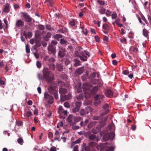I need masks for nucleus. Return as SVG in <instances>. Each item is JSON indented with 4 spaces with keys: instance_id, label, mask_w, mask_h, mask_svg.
I'll return each instance as SVG.
<instances>
[{
    "instance_id": "f257e3e1",
    "label": "nucleus",
    "mask_w": 151,
    "mask_h": 151,
    "mask_svg": "<svg viewBox=\"0 0 151 151\" xmlns=\"http://www.w3.org/2000/svg\"><path fill=\"white\" fill-rule=\"evenodd\" d=\"M91 87L92 85L89 83H86L83 84V89L85 93H88L90 95L91 94L95 93L98 90V87L95 86L91 89Z\"/></svg>"
},
{
    "instance_id": "f03ea898",
    "label": "nucleus",
    "mask_w": 151,
    "mask_h": 151,
    "mask_svg": "<svg viewBox=\"0 0 151 151\" xmlns=\"http://www.w3.org/2000/svg\"><path fill=\"white\" fill-rule=\"evenodd\" d=\"M43 79H46L48 81H51L53 79V76L51 73L48 68H45L43 70Z\"/></svg>"
},
{
    "instance_id": "7ed1b4c3",
    "label": "nucleus",
    "mask_w": 151,
    "mask_h": 151,
    "mask_svg": "<svg viewBox=\"0 0 151 151\" xmlns=\"http://www.w3.org/2000/svg\"><path fill=\"white\" fill-rule=\"evenodd\" d=\"M90 53L85 50L79 53V57L80 59L83 61H86L87 58L90 57Z\"/></svg>"
},
{
    "instance_id": "20e7f679",
    "label": "nucleus",
    "mask_w": 151,
    "mask_h": 151,
    "mask_svg": "<svg viewBox=\"0 0 151 151\" xmlns=\"http://www.w3.org/2000/svg\"><path fill=\"white\" fill-rule=\"evenodd\" d=\"M81 118V117H76L70 115L68 118V121L70 123L71 126L74 125L78 122Z\"/></svg>"
},
{
    "instance_id": "39448f33",
    "label": "nucleus",
    "mask_w": 151,
    "mask_h": 151,
    "mask_svg": "<svg viewBox=\"0 0 151 151\" xmlns=\"http://www.w3.org/2000/svg\"><path fill=\"white\" fill-rule=\"evenodd\" d=\"M115 137L114 133L113 132H111L110 133L107 132L103 136V139L106 141L109 139L112 140Z\"/></svg>"
},
{
    "instance_id": "423d86ee",
    "label": "nucleus",
    "mask_w": 151,
    "mask_h": 151,
    "mask_svg": "<svg viewBox=\"0 0 151 151\" xmlns=\"http://www.w3.org/2000/svg\"><path fill=\"white\" fill-rule=\"evenodd\" d=\"M47 50L48 53L53 56H54L56 53V47L52 45H51L50 44H49L48 46Z\"/></svg>"
},
{
    "instance_id": "0eeeda50",
    "label": "nucleus",
    "mask_w": 151,
    "mask_h": 151,
    "mask_svg": "<svg viewBox=\"0 0 151 151\" xmlns=\"http://www.w3.org/2000/svg\"><path fill=\"white\" fill-rule=\"evenodd\" d=\"M108 144V143L107 142L101 144L100 145V147L104 150H106V151H113L114 150L113 147L107 146V145Z\"/></svg>"
},
{
    "instance_id": "6e6552de",
    "label": "nucleus",
    "mask_w": 151,
    "mask_h": 151,
    "mask_svg": "<svg viewBox=\"0 0 151 151\" xmlns=\"http://www.w3.org/2000/svg\"><path fill=\"white\" fill-rule=\"evenodd\" d=\"M99 125L97 124L96 127H94L93 128L91 131L92 133L94 134H96L99 132L101 130V127L103 126L105 124V123L104 122L102 123L99 122Z\"/></svg>"
},
{
    "instance_id": "1a4fd4ad",
    "label": "nucleus",
    "mask_w": 151,
    "mask_h": 151,
    "mask_svg": "<svg viewBox=\"0 0 151 151\" xmlns=\"http://www.w3.org/2000/svg\"><path fill=\"white\" fill-rule=\"evenodd\" d=\"M44 98L46 100H48L49 103L51 104L53 102V97L50 96L47 92H45L44 94Z\"/></svg>"
},
{
    "instance_id": "9d476101",
    "label": "nucleus",
    "mask_w": 151,
    "mask_h": 151,
    "mask_svg": "<svg viewBox=\"0 0 151 151\" xmlns=\"http://www.w3.org/2000/svg\"><path fill=\"white\" fill-rule=\"evenodd\" d=\"M48 90L50 93L52 94L55 92H58V88L55 84L51 85L48 88Z\"/></svg>"
},
{
    "instance_id": "9b49d317",
    "label": "nucleus",
    "mask_w": 151,
    "mask_h": 151,
    "mask_svg": "<svg viewBox=\"0 0 151 151\" xmlns=\"http://www.w3.org/2000/svg\"><path fill=\"white\" fill-rule=\"evenodd\" d=\"M59 48L58 55L60 58H62L65 55L66 50L64 48L62 47H59Z\"/></svg>"
},
{
    "instance_id": "f8f14e48",
    "label": "nucleus",
    "mask_w": 151,
    "mask_h": 151,
    "mask_svg": "<svg viewBox=\"0 0 151 151\" xmlns=\"http://www.w3.org/2000/svg\"><path fill=\"white\" fill-rule=\"evenodd\" d=\"M84 135L87 138H88L92 140H93L96 138V136L95 135L92 134L89 132L85 133Z\"/></svg>"
},
{
    "instance_id": "ddd939ff",
    "label": "nucleus",
    "mask_w": 151,
    "mask_h": 151,
    "mask_svg": "<svg viewBox=\"0 0 151 151\" xmlns=\"http://www.w3.org/2000/svg\"><path fill=\"white\" fill-rule=\"evenodd\" d=\"M46 32L45 31H43L42 33V35L43 36V39L46 41H48L49 39L51 37V34L50 32H47L45 35Z\"/></svg>"
},
{
    "instance_id": "4468645a",
    "label": "nucleus",
    "mask_w": 151,
    "mask_h": 151,
    "mask_svg": "<svg viewBox=\"0 0 151 151\" xmlns=\"http://www.w3.org/2000/svg\"><path fill=\"white\" fill-rule=\"evenodd\" d=\"M23 17L25 19L26 22H30L32 21V18H30L29 16L26 12H22Z\"/></svg>"
},
{
    "instance_id": "2eb2a0df",
    "label": "nucleus",
    "mask_w": 151,
    "mask_h": 151,
    "mask_svg": "<svg viewBox=\"0 0 151 151\" xmlns=\"http://www.w3.org/2000/svg\"><path fill=\"white\" fill-rule=\"evenodd\" d=\"M58 112L60 115L63 114L66 115L67 114V111L66 110H64L62 106H60L58 108Z\"/></svg>"
},
{
    "instance_id": "dca6fc26",
    "label": "nucleus",
    "mask_w": 151,
    "mask_h": 151,
    "mask_svg": "<svg viewBox=\"0 0 151 151\" xmlns=\"http://www.w3.org/2000/svg\"><path fill=\"white\" fill-rule=\"evenodd\" d=\"M67 92V90L65 88L61 87L59 88V92L60 95L61 99L63 98V96H64L63 95L66 93Z\"/></svg>"
},
{
    "instance_id": "f3484780",
    "label": "nucleus",
    "mask_w": 151,
    "mask_h": 151,
    "mask_svg": "<svg viewBox=\"0 0 151 151\" xmlns=\"http://www.w3.org/2000/svg\"><path fill=\"white\" fill-rule=\"evenodd\" d=\"M103 112L102 114V115H104L107 114L109 111V105L107 104H105L103 106Z\"/></svg>"
},
{
    "instance_id": "a211bd4d",
    "label": "nucleus",
    "mask_w": 151,
    "mask_h": 151,
    "mask_svg": "<svg viewBox=\"0 0 151 151\" xmlns=\"http://www.w3.org/2000/svg\"><path fill=\"white\" fill-rule=\"evenodd\" d=\"M24 22L21 19H19L16 21L15 27H22L24 25Z\"/></svg>"
},
{
    "instance_id": "6ab92c4d",
    "label": "nucleus",
    "mask_w": 151,
    "mask_h": 151,
    "mask_svg": "<svg viewBox=\"0 0 151 151\" xmlns=\"http://www.w3.org/2000/svg\"><path fill=\"white\" fill-rule=\"evenodd\" d=\"M9 4L8 3H7L3 9V11L5 13H8L9 12Z\"/></svg>"
},
{
    "instance_id": "aec40b11",
    "label": "nucleus",
    "mask_w": 151,
    "mask_h": 151,
    "mask_svg": "<svg viewBox=\"0 0 151 151\" xmlns=\"http://www.w3.org/2000/svg\"><path fill=\"white\" fill-rule=\"evenodd\" d=\"M105 93L106 96L108 97H111L113 95L112 92L109 89L107 90L105 92Z\"/></svg>"
},
{
    "instance_id": "412c9836",
    "label": "nucleus",
    "mask_w": 151,
    "mask_h": 151,
    "mask_svg": "<svg viewBox=\"0 0 151 151\" xmlns=\"http://www.w3.org/2000/svg\"><path fill=\"white\" fill-rule=\"evenodd\" d=\"M71 96L70 94H69L67 95H65L63 96V98L61 99L62 101H64L65 100H69L71 98Z\"/></svg>"
},
{
    "instance_id": "4be33fe9",
    "label": "nucleus",
    "mask_w": 151,
    "mask_h": 151,
    "mask_svg": "<svg viewBox=\"0 0 151 151\" xmlns=\"http://www.w3.org/2000/svg\"><path fill=\"white\" fill-rule=\"evenodd\" d=\"M60 43L63 45H67L68 44V42L65 39H61L60 40Z\"/></svg>"
},
{
    "instance_id": "5701e85b",
    "label": "nucleus",
    "mask_w": 151,
    "mask_h": 151,
    "mask_svg": "<svg viewBox=\"0 0 151 151\" xmlns=\"http://www.w3.org/2000/svg\"><path fill=\"white\" fill-rule=\"evenodd\" d=\"M100 9H99V12L101 14H104L105 13L106 9L104 8L101 6L99 7Z\"/></svg>"
},
{
    "instance_id": "b1692460",
    "label": "nucleus",
    "mask_w": 151,
    "mask_h": 151,
    "mask_svg": "<svg viewBox=\"0 0 151 151\" xmlns=\"http://www.w3.org/2000/svg\"><path fill=\"white\" fill-rule=\"evenodd\" d=\"M81 138H80L75 142H72L71 144V147H72L75 145V144H78L80 143L81 142Z\"/></svg>"
},
{
    "instance_id": "393cba45",
    "label": "nucleus",
    "mask_w": 151,
    "mask_h": 151,
    "mask_svg": "<svg viewBox=\"0 0 151 151\" xmlns=\"http://www.w3.org/2000/svg\"><path fill=\"white\" fill-rule=\"evenodd\" d=\"M56 68L58 70L60 71H62L63 69V66L59 63L57 64Z\"/></svg>"
},
{
    "instance_id": "a878e982",
    "label": "nucleus",
    "mask_w": 151,
    "mask_h": 151,
    "mask_svg": "<svg viewBox=\"0 0 151 151\" xmlns=\"http://www.w3.org/2000/svg\"><path fill=\"white\" fill-rule=\"evenodd\" d=\"M45 2L47 3V5H50L51 7L53 6V2L52 0H46Z\"/></svg>"
},
{
    "instance_id": "bb28decb",
    "label": "nucleus",
    "mask_w": 151,
    "mask_h": 151,
    "mask_svg": "<svg viewBox=\"0 0 151 151\" xmlns=\"http://www.w3.org/2000/svg\"><path fill=\"white\" fill-rule=\"evenodd\" d=\"M59 31L62 33H64L65 32H67L68 31V30L66 27H63L62 28H60L59 30Z\"/></svg>"
},
{
    "instance_id": "cd10ccee",
    "label": "nucleus",
    "mask_w": 151,
    "mask_h": 151,
    "mask_svg": "<svg viewBox=\"0 0 151 151\" xmlns=\"http://www.w3.org/2000/svg\"><path fill=\"white\" fill-rule=\"evenodd\" d=\"M148 32L144 28L143 30V35L146 37H147L148 36Z\"/></svg>"
},
{
    "instance_id": "c85d7f7f",
    "label": "nucleus",
    "mask_w": 151,
    "mask_h": 151,
    "mask_svg": "<svg viewBox=\"0 0 151 151\" xmlns=\"http://www.w3.org/2000/svg\"><path fill=\"white\" fill-rule=\"evenodd\" d=\"M62 37V36L59 34H57L55 35L54 37V38L55 39L57 40L58 41L59 40V39L61 38Z\"/></svg>"
},
{
    "instance_id": "c756f323",
    "label": "nucleus",
    "mask_w": 151,
    "mask_h": 151,
    "mask_svg": "<svg viewBox=\"0 0 151 151\" xmlns=\"http://www.w3.org/2000/svg\"><path fill=\"white\" fill-rule=\"evenodd\" d=\"M74 62H75L74 63V65L76 66H79L80 64V61L77 59H75L74 60Z\"/></svg>"
},
{
    "instance_id": "7c9ffc66",
    "label": "nucleus",
    "mask_w": 151,
    "mask_h": 151,
    "mask_svg": "<svg viewBox=\"0 0 151 151\" xmlns=\"http://www.w3.org/2000/svg\"><path fill=\"white\" fill-rule=\"evenodd\" d=\"M104 97V96L103 95H97L95 97V99L101 100Z\"/></svg>"
},
{
    "instance_id": "2f4dec72",
    "label": "nucleus",
    "mask_w": 151,
    "mask_h": 151,
    "mask_svg": "<svg viewBox=\"0 0 151 151\" xmlns=\"http://www.w3.org/2000/svg\"><path fill=\"white\" fill-rule=\"evenodd\" d=\"M96 123V121H94L91 122L88 125V127L89 128H91L94 126Z\"/></svg>"
},
{
    "instance_id": "473e14b6",
    "label": "nucleus",
    "mask_w": 151,
    "mask_h": 151,
    "mask_svg": "<svg viewBox=\"0 0 151 151\" xmlns=\"http://www.w3.org/2000/svg\"><path fill=\"white\" fill-rule=\"evenodd\" d=\"M86 114L88 113L89 112L92 111V109L90 107H88L85 109Z\"/></svg>"
},
{
    "instance_id": "72a5a7b5",
    "label": "nucleus",
    "mask_w": 151,
    "mask_h": 151,
    "mask_svg": "<svg viewBox=\"0 0 151 151\" xmlns=\"http://www.w3.org/2000/svg\"><path fill=\"white\" fill-rule=\"evenodd\" d=\"M49 66L50 67V68L52 70H55V65L52 63H50L49 64Z\"/></svg>"
},
{
    "instance_id": "f704fd0d",
    "label": "nucleus",
    "mask_w": 151,
    "mask_h": 151,
    "mask_svg": "<svg viewBox=\"0 0 151 151\" xmlns=\"http://www.w3.org/2000/svg\"><path fill=\"white\" fill-rule=\"evenodd\" d=\"M80 114L81 115H83L86 114L85 109H83L81 110L80 111Z\"/></svg>"
},
{
    "instance_id": "c9c22d12",
    "label": "nucleus",
    "mask_w": 151,
    "mask_h": 151,
    "mask_svg": "<svg viewBox=\"0 0 151 151\" xmlns=\"http://www.w3.org/2000/svg\"><path fill=\"white\" fill-rule=\"evenodd\" d=\"M81 84H80L78 85V87L77 89V91L78 92L80 93L82 91V88H81Z\"/></svg>"
},
{
    "instance_id": "e433bc0d",
    "label": "nucleus",
    "mask_w": 151,
    "mask_h": 151,
    "mask_svg": "<svg viewBox=\"0 0 151 151\" xmlns=\"http://www.w3.org/2000/svg\"><path fill=\"white\" fill-rule=\"evenodd\" d=\"M83 72V69L81 68H79L76 70V72L79 74L82 73Z\"/></svg>"
},
{
    "instance_id": "4c0bfd02",
    "label": "nucleus",
    "mask_w": 151,
    "mask_h": 151,
    "mask_svg": "<svg viewBox=\"0 0 151 151\" xmlns=\"http://www.w3.org/2000/svg\"><path fill=\"white\" fill-rule=\"evenodd\" d=\"M103 28L106 30H109V27L106 24H104L103 25Z\"/></svg>"
},
{
    "instance_id": "58836bf2",
    "label": "nucleus",
    "mask_w": 151,
    "mask_h": 151,
    "mask_svg": "<svg viewBox=\"0 0 151 151\" xmlns=\"http://www.w3.org/2000/svg\"><path fill=\"white\" fill-rule=\"evenodd\" d=\"M26 115L27 117H29L32 115V114L31 111H28L26 112Z\"/></svg>"
},
{
    "instance_id": "ea45409f",
    "label": "nucleus",
    "mask_w": 151,
    "mask_h": 151,
    "mask_svg": "<svg viewBox=\"0 0 151 151\" xmlns=\"http://www.w3.org/2000/svg\"><path fill=\"white\" fill-rule=\"evenodd\" d=\"M69 24L72 26H73L75 25V22L74 19H72V20L70 21Z\"/></svg>"
},
{
    "instance_id": "a19ab883",
    "label": "nucleus",
    "mask_w": 151,
    "mask_h": 151,
    "mask_svg": "<svg viewBox=\"0 0 151 151\" xmlns=\"http://www.w3.org/2000/svg\"><path fill=\"white\" fill-rule=\"evenodd\" d=\"M26 52L28 53H29L30 52V50L29 49V45H27L26 46Z\"/></svg>"
},
{
    "instance_id": "79ce46f5",
    "label": "nucleus",
    "mask_w": 151,
    "mask_h": 151,
    "mask_svg": "<svg viewBox=\"0 0 151 151\" xmlns=\"http://www.w3.org/2000/svg\"><path fill=\"white\" fill-rule=\"evenodd\" d=\"M79 109H80L75 106L73 109V113H76L77 112H78L79 111Z\"/></svg>"
},
{
    "instance_id": "37998d69",
    "label": "nucleus",
    "mask_w": 151,
    "mask_h": 151,
    "mask_svg": "<svg viewBox=\"0 0 151 151\" xmlns=\"http://www.w3.org/2000/svg\"><path fill=\"white\" fill-rule=\"evenodd\" d=\"M95 100V101L94 103V105L97 106L98 104L101 103V101H100V100H99V99Z\"/></svg>"
},
{
    "instance_id": "c03bdc74",
    "label": "nucleus",
    "mask_w": 151,
    "mask_h": 151,
    "mask_svg": "<svg viewBox=\"0 0 151 151\" xmlns=\"http://www.w3.org/2000/svg\"><path fill=\"white\" fill-rule=\"evenodd\" d=\"M130 49L131 50H132L133 52H136L138 51V48L133 46H132L131 47Z\"/></svg>"
},
{
    "instance_id": "a18cd8bd",
    "label": "nucleus",
    "mask_w": 151,
    "mask_h": 151,
    "mask_svg": "<svg viewBox=\"0 0 151 151\" xmlns=\"http://www.w3.org/2000/svg\"><path fill=\"white\" fill-rule=\"evenodd\" d=\"M17 142L19 143L21 145L22 144L23 142V139L21 138H19L17 139Z\"/></svg>"
},
{
    "instance_id": "49530a36",
    "label": "nucleus",
    "mask_w": 151,
    "mask_h": 151,
    "mask_svg": "<svg viewBox=\"0 0 151 151\" xmlns=\"http://www.w3.org/2000/svg\"><path fill=\"white\" fill-rule=\"evenodd\" d=\"M57 43L58 42L57 41L54 40H53L51 41V44H50L51 45H52L53 46V45H56Z\"/></svg>"
},
{
    "instance_id": "de8ad7c7",
    "label": "nucleus",
    "mask_w": 151,
    "mask_h": 151,
    "mask_svg": "<svg viewBox=\"0 0 151 151\" xmlns=\"http://www.w3.org/2000/svg\"><path fill=\"white\" fill-rule=\"evenodd\" d=\"M76 107L80 109L81 106V103L80 102H76L75 104Z\"/></svg>"
},
{
    "instance_id": "09e8293b",
    "label": "nucleus",
    "mask_w": 151,
    "mask_h": 151,
    "mask_svg": "<svg viewBox=\"0 0 151 151\" xmlns=\"http://www.w3.org/2000/svg\"><path fill=\"white\" fill-rule=\"evenodd\" d=\"M36 65L38 68H40L41 66V63L40 62L37 61L36 62Z\"/></svg>"
},
{
    "instance_id": "8fccbe9b",
    "label": "nucleus",
    "mask_w": 151,
    "mask_h": 151,
    "mask_svg": "<svg viewBox=\"0 0 151 151\" xmlns=\"http://www.w3.org/2000/svg\"><path fill=\"white\" fill-rule=\"evenodd\" d=\"M120 41L122 43H126V39L125 37H123L122 39H120Z\"/></svg>"
},
{
    "instance_id": "3c124183",
    "label": "nucleus",
    "mask_w": 151,
    "mask_h": 151,
    "mask_svg": "<svg viewBox=\"0 0 151 151\" xmlns=\"http://www.w3.org/2000/svg\"><path fill=\"white\" fill-rule=\"evenodd\" d=\"M63 123L62 122H60L57 125V127L58 128H59L60 127H63Z\"/></svg>"
},
{
    "instance_id": "603ef678",
    "label": "nucleus",
    "mask_w": 151,
    "mask_h": 151,
    "mask_svg": "<svg viewBox=\"0 0 151 151\" xmlns=\"http://www.w3.org/2000/svg\"><path fill=\"white\" fill-rule=\"evenodd\" d=\"M64 105L65 107L66 108H69L70 107V104L68 102H65L64 103Z\"/></svg>"
},
{
    "instance_id": "864d4df0",
    "label": "nucleus",
    "mask_w": 151,
    "mask_h": 151,
    "mask_svg": "<svg viewBox=\"0 0 151 151\" xmlns=\"http://www.w3.org/2000/svg\"><path fill=\"white\" fill-rule=\"evenodd\" d=\"M72 126H73L72 128L74 130L77 129L79 128V126H74V125H72Z\"/></svg>"
},
{
    "instance_id": "5fc2aeb1",
    "label": "nucleus",
    "mask_w": 151,
    "mask_h": 151,
    "mask_svg": "<svg viewBox=\"0 0 151 151\" xmlns=\"http://www.w3.org/2000/svg\"><path fill=\"white\" fill-rule=\"evenodd\" d=\"M96 76H97L98 77V74L96 73H93L91 75V77L93 78H94Z\"/></svg>"
},
{
    "instance_id": "6e6d98bb",
    "label": "nucleus",
    "mask_w": 151,
    "mask_h": 151,
    "mask_svg": "<svg viewBox=\"0 0 151 151\" xmlns=\"http://www.w3.org/2000/svg\"><path fill=\"white\" fill-rule=\"evenodd\" d=\"M38 78L39 80L42 79L43 78L42 75L41 74L38 73Z\"/></svg>"
},
{
    "instance_id": "4d7b16f0",
    "label": "nucleus",
    "mask_w": 151,
    "mask_h": 151,
    "mask_svg": "<svg viewBox=\"0 0 151 151\" xmlns=\"http://www.w3.org/2000/svg\"><path fill=\"white\" fill-rule=\"evenodd\" d=\"M58 92H55V93H53L52 94L54 95V97L56 99H57L58 98Z\"/></svg>"
},
{
    "instance_id": "13d9d810",
    "label": "nucleus",
    "mask_w": 151,
    "mask_h": 151,
    "mask_svg": "<svg viewBox=\"0 0 151 151\" xmlns=\"http://www.w3.org/2000/svg\"><path fill=\"white\" fill-rule=\"evenodd\" d=\"M33 54L36 58H39V55L37 52H34Z\"/></svg>"
},
{
    "instance_id": "bf43d9fd",
    "label": "nucleus",
    "mask_w": 151,
    "mask_h": 151,
    "mask_svg": "<svg viewBox=\"0 0 151 151\" xmlns=\"http://www.w3.org/2000/svg\"><path fill=\"white\" fill-rule=\"evenodd\" d=\"M55 60L53 58H51L49 59V61L50 62H54Z\"/></svg>"
},
{
    "instance_id": "052dcab7",
    "label": "nucleus",
    "mask_w": 151,
    "mask_h": 151,
    "mask_svg": "<svg viewBox=\"0 0 151 151\" xmlns=\"http://www.w3.org/2000/svg\"><path fill=\"white\" fill-rule=\"evenodd\" d=\"M78 145H76L73 148V151H78Z\"/></svg>"
},
{
    "instance_id": "680f3d73",
    "label": "nucleus",
    "mask_w": 151,
    "mask_h": 151,
    "mask_svg": "<svg viewBox=\"0 0 151 151\" xmlns=\"http://www.w3.org/2000/svg\"><path fill=\"white\" fill-rule=\"evenodd\" d=\"M23 122L21 121H18L17 122V124L18 126H21L22 125Z\"/></svg>"
},
{
    "instance_id": "e2e57ef3",
    "label": "nucleus",
    "mask_w": 151,
    "mask_h": 151,
    "mask_svg": "<svg viewBox=\"0 0 151 151\" xmlns=\"http://www.w3.org/2000/svg\"><path fill=\"white\" fill-rule=\"evenodd\" d=\"M39 29L41 30H43L44 29L45 27L44 26L42 25H39Z\"/></svg>"
},
{
    "instance_id": "0e129e2a",
    "label": "nucleus",
    "mask_w": 151,
    "mask_h": 151,
    "mask_svg": "<svg viewBox=\"0 0 151 151\" xmlns=\"http://www.w3.org/2000/svg\"><path fill=\"white\" fill-rule=\"evenodd\" d=\"M85 151H90V148L89 146H87L85 147Z\"/></svg>"
},
{
    "instance_id": "69168bd1",
    "label": "nucleus",
    "mask_w": 151,
    "mask_h": 151,
    "mask_svg": "<svg viewBox=\"0 0 151 151\" xmlns=\"http://www.w3.org/2000/svg\"><path fill=\"white\" fill-rule=\"evenodd\" d=\"M4 23L6 24V27H7L8 24V22L7 20L5 19H4Z\"/></svg>"
},
{
    "instance_id": "338daca9",
    "label": "nucleus",
    "mask_w": 151,
    "mask_h": 151,
    "mask_svg": "<svg viewBox=\"0 0 151 151\" xmlns=\"http://www.w3.org/2000/svg\"><path fill=\"white\" fill-rule=\"evenodd\" d=\"M111 12L109 10H107L106 12V14L107 15L111 16Z\"/></svg>"
},
{
    "instance_id": "774afa93",
    "label": "nucleus",
    "mask_w": 151,
    "mask_h": 151,
    "mask_svg": "<svg viewBox=\"0 0 151 151\" xmlns=\"http://www.w3.org/2000/svg\"><path fill=\"white\" fill-rule=\"evenodd\" d=\"M56 149L55 147H52L50 148V151H56Z\"/></svg>"
}]
</instances>
